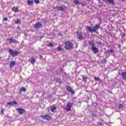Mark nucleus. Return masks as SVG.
Masks as SVG:
<instances>
[{
    "instance_id": "obj_17",
    "label": "nucleus",
    "mask_w": 126,
    "mask_h": 126,
    "mask_svg": "<svg viewBox=\"0 0 126 126\" xmlns=\"http://www.w3.org/2000/svg\"><path fill=\"white\" fill-rule=\"evenodd\" d=\"M83 81L85 83H86L87 82V79H88V78L87 76H82Z\"/></svg>"
},
{
    "instance_id": "obj_21",
    "label": "nucleus",
    "mask_w": 126,
    "mask_h": 126,
    "mask_svg": "<svg viewBox=\"0 0 126 126\" xmlns=\"http://www.w3.org/2000/svg\"><path fill=\"white\" fill-rule=\"evenodd\" d=\"M28 3L30 5H32V4H33V0H28Z\"/></svg>"
},
{
    "instance_id": "obj_6",
    "label": "nucleus",
    "mask_w": 126,
    "mask_h": 126,
    "mask_svg": "<svg viewBox=\"0 0 126 126\" xmlns=\"http://www.w3.org/2000/svg\"><path fill=\"white\" fill-rule=\"evenodd\" d=\"M42 25H42L41 23H39V22L36 23L34 26V28H35V29H39L40 27H42Z\"/></svg>"
},
{
    "instance_id": "obj_11",
    "label": "nucleus",
    "mask_w": 126,
    "mask_h": 126,
    "mask_svg": "<svg viewBox=\"0 0 126 126\" xmlns=\"http://www.w3.org/2000/svg\"><path fill=\"white\" fill-rule=\"evenodd\" d=\"M100 28V25H95L94 27H93V32H95Z\"/></svg>"
},
{
    "instance_id": "obj_12",
    "label": "nucleus",
    "mask_w": 126,
    "mask_h": 126,
    "mask_svg": "<svg viewBox=\"0 0 126 126\" xmlns=\"http://www.w3.org/2000/svg\"><path fill=\"white\" fill-rule=\"evenodd\" d=\"M16 104H17V101H14L7 103V105H10L11 106H12V105H16Z\"/></svg>"
},
{
    "instance_id": "obj_35",
    "label": "nucleus",
    "mask_w": 126,
    "mask_h": 126,
    "mask_svg": "<svg viewBox=\"0 0 126 126\" xmlns=\"http://www.w3.org/2000/svg\"><path fill=\"white\" fill-rule=\"evenodd\" d=\"M18 29H20V28H19V27H18Z\"/></svg>"
},
{
    "instance_id": "obj_27",
    "label": "nucleus",
    "mask_w": 126,
    "mask_h": 126,
    "mask_svg": "<svg viewBox=\"0 0 126 126\" xmlns=\"http://www.w3.org/2000/svg\"><path fill=\"white\" fill-rule=\"evenodd\" d=\"M53 46H54V44H53V43H50L48 44V47H53Z\"/></svg>"
},
{
    "instance_id": "obj_32",
    "label": "nucleus",
    "mask_w": 126,
    "mask_h": 126,
    "mask_svg": "<svg viewBox=\"0 0 126 126\" xmlns=\"http://www.w3.org/2000/svg\"><path fill=\"white\" fill-rule=\"evenodd\" d=\"M58 51H62V48L61 47H58Z\"/></svg>"
},
{
    "instance_id": "obj_15",
    "label": "nucleus",
    "mask_w": 126,
    "mask_h": 126,
    "mask_svg": "<svg viewBox=\"0 0 126 126\" xmlns=\"http://www.w3.org/2000/svg\"><path fill=\"white\" fill-rule=\"evenodd\" d=\"M121 76L123 78V79H125L126 80V72H123L121 74Z\"/></svg>"
},
{
    "instance_id": "obj_23",
    "label": "nucleus",
    "mask_w": 126,
    "mask_h": 126,
    "mask_svg": "<svg viewBox=\"0 0 126 126\" xmlns=\"http://www.w3.org/2000/svg\"><path fill=\"white\" fill-rule=\"evenodd\" d=\"M94 79L96 81H100V78H97V77H94Z\"/></svg>"
},
{
    "instance_id": "obj_16",
    "label": "nucleus",
    "mask_w": 126,
    "mask_h": 126,
    "mask_svg": "<svg viewBox=\"0 0 126 126\" xmlns=\"http://www.w3.org/2000/svg\"><path fill=\"white\" fill-rule=\"evenodd\" d=\"M57 110V107L55 105H53L51 107V112H53L54 111H56Z\"/></svg>"
},
{
    "instance_id": "obj_9",
    "label": "nucleus",
    "mask_w": 126,
    "mask_h": 126,
    "mask_svg": "<svg viewBox=\"0 0 126 126\" xmlns=\"http://www.w3.org/2000/svg\"><path fill=\"white\" fill-rule=\"evenodd\" d=\"M19 113L22 115V114H24L25 112V109L22 108H18L17 109Z\"/></svg>"
},
{
    "instance_id": "obj_7",
    "label": "nucleus",
    "mask_w": 126,
    "mask_h": 126,
    "mask_svg": "<svg viewBox=\"0 0 126 126\" xmlns=\"http://www.w3.org/2000/svg\"><path fill=\"white\" fill-rule=\"evenodd\" d=\"M54 8H55V9H57L58 11L64 10V6L54 7Z\"/></svg>"
},
{
    "instance_id": "obj_10",
    "label": "nucleus",
    "mask_w": 126,
    "mask_h": 126,
    "mask_svg": "<svg viewBox=\"0 0 126 126\" xmlns=\"http://www.w3.org/2000/svg\"><path fill=\"white\" fill-rule=\"evenodd\" d=\"M41 118H42V119H44V120H51V116L49 115H42Z\"/></svg>"
},
{
    "instance_id": "obj_3",
    "label": "nucleus",
    "mask_w": 126,
    "mask_h": 126,
    "mask_svg": "<svg viewBox=\"0 0 126 126\" xmlns=\"http://www.w3.org/2000/svg\"><path fill=\"white\" fill-rule=\"evenodd\" d=\"M72 107H73V103L68 102L66 105L65 109L66 111H67V112H69V111L71 110V108H72Z\"/></svg>"
},
{
    "instance_id": "obj_2",
    "label": "nucleus",
    "mask_w": 126,
    "mask_h": 126,
    "mask_svg": "<svg viewBox=\"0 0 126 126\" xmlns=\"http://www.w3.org/2000/svg\"><path fill=\"white\" fill-rule=\"evenodd\" d=\"M77 34L78 39H79V40H83V39H85V38L87 37L86 33H85L84 32H77Z\"/></svg>"
},
{
    "instance_id": "obj_5",
    "label": "nucleus",
    "mask_w": 126,
    "mask_h": 126,
    "mask_svg": "<svg viewBox=\"0 0 126 126\" xmlns=\"http://www.w3.org/2000/svg\"><path fill=\"white\" fill-rule=\"evenodd\" d=\"M89 45H91L92 50H93V51H94V53H95V54L96 53H98V50L97 49V48H96V47L95 46L94 43H92L91 41H89Z\"/></svg>"
},
{
    "instance_id": "obj_4",
    "label": "nucleus",
    "mask_w": 126,
    "mask_h": 126,
    "mask_svg": "<svg viewBox=\"0 0 126 126\" xmlns=\"http://www.w3.org/2000/svg\"><path fill=\"white\" fill-rule=\"evenodd\" d=\"M9 53L11 56H12L13 57H16L18 54H19V52L17 51H13L12 49H9Z\"/></svg>"
},
{
    "instance_id": "obj_8",
    "label": "nucleus",
    "mask_w": 126,
    "mask_h": 126,
    "mask_svg": "<svg viewBox=\"0 0 126 126\" xmlns=\"http://www.w3.org/2000/svg\"><path fill=\"white\" fill-rule=\"evenodd\" d=\"M66 90L68 91V92H70L71 94H74V91H73L71 87L69 86L66 87Z\"/></svg>"
},
{
    "instance_id": "obj_25",
    "label": "nucleus",
    "mask_w": 126,
    "mask_h": 126,
    "mask_svg": "<svg viewBox=\"0 0 126 126\" xmlns=\"http://www.w3.org/2000/svg\"><path fill=\"white\" fill-rule=\"evenodd\" d=\"M74 3H75V4H79V1H78V0H74Z\"/></svg>"
},
{
    "instance_id": "obj_29",
    "label": "nucleus",
    "mask_w": 126,
    "mask_h": 126,
    "mask_svg": "<svg viewBox=\"0 0 126 126\" xmlns=\"http://www.w3.org/2000/svg\"><path fill=\"white\" fill-rule=\"evenodd\" d=\"M109 53H111V54H114V51L113 50H109Z\"/></svg>"
},
{
    "instance_id": "obj_24",
    "label": "nucleus",
    "mask_w": 126,
    "mask_h": 126,
    "mask_svg": "<svg viewBox=\"0 0 126 126\" xmlns=\"http://www.w3.org/2000/svg\"><path fill=\"white\" fill-rule=\"evenodd\" d=\"M119 109H124V106H123V104H120L119 105Z\"/></svg>"
},
{
    "instance_id": "obj_30",
    "label": "nucleus",
    "mask_w": 126,
    "mask_h": 126,
    "mask_svg": "<svg viewBox=\"0 0 126 126\" xmlns=\"http://www.w3.org/2000/svg\"><path fill=\"white\" fill-rule=\"evenodd\" d=\"M103 63H107V60L105 59H104L103 60Z\"/></svg>"
},
{
    "instance_id": "obj_28",
    "label": "nucleus",
    "mask_w": 126,
    "mask_h": 126,
    "mask_svg": "<svg viewBox=\"0 0 126 126\" xmlns=\"http://www.w3.org/2000/svg\"><path fill=\"white\" fill-rule=\"evenodd\" d=\"M34 0L35 3H40V1L39 0Z\"/></svg>"
},
{
    "instance_id": "obj_20",
    "label": "nucleus",
    "mask_w": 126,
    "mask_h": 126,
    "mask_svg": "<svg viewBox=\"0 0 126 126\" xmlns=\"http://www.w3.org/2000/svg\"><path fill=\"white\" fill-rule=\"evenodd\" d=\"M31 63H32V64H34V63H36V60L34 59L33 58H32Z\"/></svg>"
},
{
    "instance_id": "obj_31",
    "label": "nucleus",
    "mask_w": 126,
    "mask_h": 126,
    "mask_svg": "<svg viewBox=\"0 0 126 126\" xmlns=\"http://www.w3.org/2000/svg\"><path fill=\"white\" fill-rule=\"evenodd\" d=\"M9 43H10V44H11V43H12V39L11 38L9 39Z\"/></svg>"
},
{
    "instance_id": "obj_18",
    "label": "nucleus",
    "mask_w": 126,
    "mask_h": 126,
    "mask_svg": "<svg viewBox=\"0 0 126 126\" xmlns=\"http://www.w3.org/2000/svg\"><path fill=\"white\" fill-rule=\"evenodd\" d=\"M12 11H14V12H18V8H17V7H13V8H12Z\"/></svg>"
},
{
    "instance_id": "obj_33",
    "label": "nucleus",
    "mask_w": 126,
    "mask_h": 126,
    "mask_svg": "<svg viewBox=\"0 0 126 126\" xmlns=\"http://www.w3.org/2000/svg\"><path fill=\"white\" fill-rule=\"evenodd\" d=\"M7 20H8L7 18H4L3 19V21H7Z\"/></svg>"
},
{
    "instance_id": "obj_22",
    "label": "nucleus",
    "mask_w": 126,
    "mask_h": 126,
    "mask_svg": "<svg viewBox=\"0 0 126 126\" xmlns=\"http://www.w3.org/2000/svg\"><path fill=\"white\" fill-rule=\"evenodd\" d=\"M15 24H20V20L17 19V20L15 21Z\"/></svg>"
},
{
    "instance_id": "obj_14",
    "label": "nucleus",
    "mask_w": 126,
    "mask_h": 126,
    "mask_svg": "<svg viewBox=\"0 0 126 126\" xmlns=\"http://www.w3.org/2000/svg\"><path fill=\"white\" fill-rule=\"evenodd\" d=\"M15 61H12L10 63V68H12L13 66H14L15 65Z\"/></svg>"
},
{
    "instance_id": "obj_34",
    "label": "nucleus",
    "mask_w": 126,
    "mask_h": 126,
    "mask_svg": "<svg viewBox=\"0 0 126 126\" xmlns=\"http://www.w3.org/2000/svg\"><path fill=\"white\" fill-rule=\"evenodd\" d=\"M3 112H4L3 109H1V113H3Z\"/></svg>"
},
{
    "instance_id": "obj_19",
    "label": "nucleus",
    "mask_w": 126,
    "mask_h": 126,
    "mask_svg": "<svg viewBox=\"0 0 126 126\" xmlns=\"http://www.w3.org/2000/svg\"><path fill=\"white\" fill-rule=\"evenodd\" d=\"M22 91H24V92H25L26 91V90L25 89V88L22 87L19 91V93H21Z\"/></svg>"
},
{
    "instance_id": "obj_26",
    "label": "nucleus",
    "mask_w": 126,
    "mask_h": 126,
    "mask_svg": "<svg viewBox=\"0 0 126 126\" xmlns=\"http://www.w3.org/2000/svg\"><path fill=\"white\" fill-rule=\"evenodd\" d=\"M12 43H17V41L15 39H12Z\"/></svg>"
},
{
    "instance_id": "obj_1",
    "label": "nucleus",
    "mask_w": 126,
    "mask_h": 126,
    "mask_svg": "<svg viewBox=\"0 0 126 126\" xmlns=\"http://www.w3.org/2000/svg\"><path fill=\"white\" fill-rule=\"evenodd\" d=\"M65 46L64 48L68 51H70L73 49V44L69 41H67L64 42Z\"/></svg>"
},
{
    "instance_id": "obj_13",
    "label": "nucleus",
    "mask_w": 126,
    "mask_h": 126,
    "mask_svg": "<svg viewBox=\"0 0 126 126\" xmlns=\"http://www.w3.org/2000/svg\"><path fill=\"white\" fill-rule=\"evenodd\" d=\"M87 29L89 32H93V27L87 26Z\"/></svg>"
}]
</instances>
